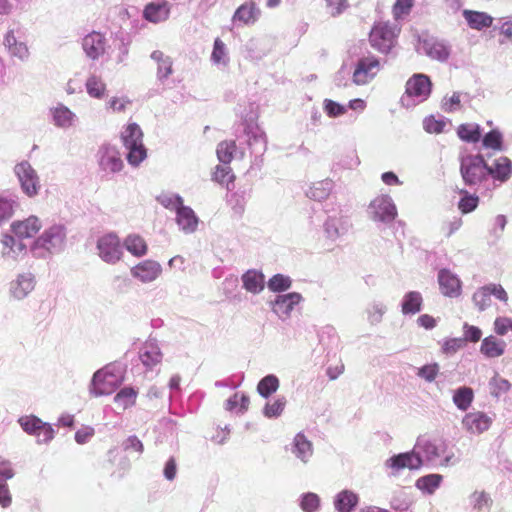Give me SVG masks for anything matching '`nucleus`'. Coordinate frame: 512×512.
I'll return each mask as SVG.
<instances>
[{
  "mask_svg": "<svg viewBox=\"0 0 512 512\" xmlns=\"http://www.w3.org/2000/svg\"><path fill=\"white\" fill-rule=\"evenodd\" d=\"M286 406V399L284 397L277 398L274 402L266 403L263 414L267 418L279 417Z\"/></svg>",
  "mask_w": 512,
  "mask_h": 512,
  "instance_id": "nucleus-56",
  "label": "nucleus"
},
{
  "mask_svg": "<svg viewBox=\"0 0 512 512\" xmlns=\"http://www.w3.org/2000/svg\"><path fill=\"white\" fill-rule=\"evenodd\" d=\"M351 226L349 217L343 214L332 215L324 223V233L328 239L336 241L346 235Z\"/></svg>",
  "mask_w": 512,
  "mask_h": 512,
  "instance_id": "nucleus-17",
  "label": "nucleus"
},
{
  "mask_svg": "<svg viewBox=\"0 0 512 512\" xmlns=\"http://www.w3.org/2000/svg\"><path fill=\"white\" fill-rule=\"evenodd\" d=\"M292 285L290 277L283 274H276L271 277L267 283V286L272 292H283L288 290Z\"/></svg>",
  "mask_w": 512,
  "mask_h": 512,
  "instance_id": "nucleus-55",
  "label": "nucleus"
},
{
  "mask_svg": "<svg viewBox=\"0 0 512 512\" xmlns=\"http://www.w3.org/2000/svg\"><path fill=\"white\" fill-rule=\"evenodd\" d=\"M18 423L26 433L37 437L44 422L34 415H26L20 417Z\"/></svg>",
  "mask_w": 512,
  "mask_h": 512,
  "instance_id": "nucleus-46",
  "label": "nucleus"
},
{
  "mask_svg": "<svg viewBox=\"0 0 512 512\" xmlns=\"http://www.w3.org/2000/svg\"><path fill=\"white\" fill-rule=\"evenodd\" d=\"M3 45L10 57L17 58L20 61H27L30 57V51L24 41L16 37V31L9 29L3 37Z\"/></svg>",
  "mask_w": 512,
  "mask_h": 512,
  "instance_id": "nucleus-20",
  "label": "nucleus"
},
{
  "mask_svg": "<svg viewBox=\"0 0 512 512\" xmlns=\"http://www.w3.org/2000/svg\"><path fill=\"white\" fill-rule=\"evenodd\" d=\"M241 280L247 292L259 294L264 290L265 279L263 273L260 271L254 269L248 270L242 275Z\"/></svg>",
  "mask_w": 512,
  "mask_h": 512,
  "instance_id": "nucleus-31",
  "label": "nucleus"
},
{
  "mask_svg": "<svg viewBox=\"0 0 512 512\" xmlns=\"http://www.w3.org/2000/svg\"><path fill=\"white\" fill-rule=\"evenodd\" d=\"M431 93V81L424 74H414L406 83L405 94L401 98L403 106L409 108L424 102Z\"/></svg>",
  "mask_w": 512,
  "mask_h": 512,
  "instance_id": "nucleus-6",
  "label": "nucleus"
},
{
  "mask_svg": "<svg viewBox=\"0 0 512 512\" xmlns=\"http://www.w3.org/2000/svg\"><path fill=\"white\" fill-rule=\"evenodd\" d=\"M21 191L29 198H34L41 189L40 177L38 172L27 160L18 162L13 168Z\"/></svg>",
  "mask_w": 512,
  "mask_h": 512,
  "instance_id": "nucleus-8",
  "label": "nucleus"
},
{
  "mask_svg": "<svg viewBox=\"0 0 512 512\" xmlns=\"http://www.w3.org/2000/svg\"><path fill=\"white\" fill-rule=\"evenodd\" d=\"M121 140L127 152L126 159L131 166L137 167L147 158V149L143 143V132L136 123L127 124L121 132Z\"/></svg>",
  "mask_w": 512,
  "mask_h": 512,
  "instance_id": "nucleus-3",
  "label": "nucleus"
},
{
  "mask_svg": "<svg viewBox=\"0 0 512 512\" xmlns=\"http://www.w3.org/2000/svg\"><path fill=\"white\" fill-rule=\"evenodd\" d=\"M213 179L220 184H229L233 181L234 175L228 164L218 165L213 173Z\"/></svg>",
  "mask_w": 512,
  "mask_h": 512,
  "instance_id": "nucleus-62",
  "label": "nucleus"
},
{
  "mask_svg": "<svg viewBox=\"0 0 512 512\" xmlns=\"http://www.w3.org/2000/svg\"><path fill=\"white\" fill-rule=\"evenodd\" d=\"M334 188V182L331 179L317 181L307 191V196L315 201L326 200Z\"/></svg>",
  "mask_w": 512,
  "mask_h": 512,
  "instance_id": "nucleus-36",
  "label": "nucleus"
},
{
  "mask_svg": "<svg viewBox=\"0 0 512 512\" xmlns=\"http://www.w3.org/2000/svg\"><path fill=\"white\" fill-rule=\"evenodd\" d=\"M474 398L473 390L469 387H460L453 394V403L462 411H466Z\"/></svg>",
  "mask_w": 512,
  "mask_h": 512,
  "instance_id": "nucleus-44",
  "label": "nucleus"
},
{
  "mask_svg": "<svg viewBox=\"0 0 512 512\" xmlns=\"http://www.w3.org/2000/svg\"><path fill=\"white\" fill-rule=\"evenodd\" d=\"M423 298L420 292L410 291L403 296L401 310L404 315H414L421 311Z\"/></svg>",
  "mask_w": 512,
  "mask_h": 512,
  "instance_id": "nucleus-37",
  "label": "nucleus"
},
{
  "mask_svg": "<svg viewBox=\"0 0 512 512\" xmlns=\"http://www.w3.org/2000/svg\"><path fill=\"white\" fill-rule=\"evenodd\" d=\"M397 214L393 199L386 194L376 196L367 207V215L374 222L390 224L395 220Z\"/></svg>",
  "mask_w": 512,
  "mask_h": 512,
  "instance_id": "nucleus-9",
  "label": "nucleus"
},
{
  "mask_svg": "<svg viewBox=\"0 0 512 512\" xmlns=\"http://www.w3.org/2000/svg\"><path fill=\"white\" fill-rule=\"evenodd\" d=\"M303 301V296L298 292H289L280 294L274 300L269 302L272 312L281 321H287L291 318L295 307Z\"/></svg>",
  "mask_w": 512,
  "mask_h": 512,
  "instance_id": "nucleus-12",
  "label": "nucleus"
},
{
  "mask_svg": "<svg viewBox=\"0 0 512 512\" xmlns=\"http://www.w3.org/2000/svg\"><path fill=\"white\" fill-rule=\"evenodd\" d=\"M50 115L53 125L64 130L75 127L79 122L77 114L63 103L50 108Z\"/></svg>",
  "mask_w": 512,
  "mask_h": 512,
  "instance_id": "nucleus-19",
  "label": "nucleus"
},
{
  "mask_svg": "<svg viewBox=\"0 0 512 512\" xmlns=\"http://www.w3.org/2000/svg\"><path fill=\"white\" fill-rule=\"evenodd\" d=\"M400 28L388 22L376 23L369 36L370 44L381 53H388L396 43Z\"/></svg>",
  "mask_w": 512,
  "mask_h": 512,
  "instance_id": "nucleus-7",
  "label": "nucleus"
},
{
  "mask_svg": "<svg viewBox=\"0 0 512 512\" xmlns=\"http://www.w3.org/2000/svg\"><path fill=\"white\" fill-rule=\"evenodd\" d=\"M43 227L42 220L36 215H30L25 219L13 221L10 230L18 239L33 238Z\"/></svg>",
  "mask_w": 512,
  "mask_h": 512,
  "instance_id": "nucleus-13",
  "label": "nucleus"
},
{
  "mask_svg": "<svg viewBox=\"0 0 512 512\" xmlns=\"http://www.w3.org/2000/svg\"><path fill=\"white\" fill-rule=\"evenodd\" d=\"M439 364L431 363L418 368L416 375L426 382H433L439 374Z\"/></svg>",
  "mask_w": 512,
  "mask_h": 512,
  "instance_id": "nucleus-59",
  "label": "nucleus"
},
{
  "mask_svg": "<svg viewBox=\"0 0 512 512\" xmlns=\"http://www.w3.org/2000/svg\"><path fill=\"white\" fill-rule=\"evenodd\" d=\"M97 254L107 264H116L123 258L124 252L120 238L115 233H107L97 240Z\"/></svg>",
  "mask_w": 512,
  "mask_h": 512,
  "instance_id": "nucleus-10",
  "label": "nucleus"
},
{
  "mask_svg": "<svg viewBox=\"0 0 512 512\" xmlns=\"http://www.w3.org/2000/svg\"><path fill=\"white\" fill-rule=\"evenodd\" d=\"M99 166L108 173L120 172L124 166L120 152L116 147L111 145H103L99 149Z\"/></svg>",
  "mask_w": 512,
  "mask_h": 512,
  "instance_id": "nucleus-15",
  "label": "nucleus"
},
{
  "mask_svg": "<svg viewBox=\"0 0 512 512\" xmlns=\"http://www.w3.org/2000/svg\"><path fill=\"white\" fill-rule=\"evenodd\" d=\"M169 15L170 4L167 1L151 2L143 10L144 19L154 24L166 21Z\"/></svg>",
  "mask_w": 512,
  "mask_h": 512,
  "instance_id": "nucleus-27",
  "label": "nucleus"
},
{
  "mask_svg": "<svg viewBox=\"0 0 512 512\" xmlns=\"http://www.w3.org/2000/svg\"><path fill=\"white\" fill-rule=\"evenodd\" d=\"M489 386L491 394L495 397L501 396L510 389L509 381L502 377H499L498 375L494 376L490 380Z\"/></svg>",
  "mask_w": 512,
  "mask_h": 512,
  "instance_id": "nucleus-61",
  "label": "nucleus"
},
{
  "mask_svg": "<svg viewBox=\"0 0 512 512\" xmlns=\"http://www.w3.org/2000/svg\"><path fill=\"white\" fill-rule=\"evenodd\" d=\"M1 257L5 260L17 261L26 253V245L15 236L3 234L0 239Z\"/></svg>",
  "mask_w": 512,
  "mask_h": 512,
  "instance_id": "nucleus-21",
  "label": "nucleus"
},
{
  "mask_svg": "<svg viewBox=\"0 0 512 512\" xmlns=\"http://www.w3.org/2000/svg\"><path fill=\"white\" fill-rule=\"evenodd\" d=\"M359 502L356 493L350 490H342L334 498V507L338 512H352Z\"/></svg>",
  "mask_w": 512,
  "mask_h": 512,
  "instance_id": "nucleus-34",
  "label": "nucleus"
},
{
  "mask_svg": "<svg viewBox=\"0 0 512 512\" xmlns=\"http://www.w3.org/2000/svg\"><path fill=\"white\" fill-rule=\"evenodd\" d=\"M124 379L125 367L120 363H110L93 374L89 393L94 397L110 395L121 386Z\"/></svg>",
  "mask_w": 512,
  "mask_h": 512,
  "instance_id": "nucleus-2",
  "label": "nucleus"
},
{
  "mask_svg": "<svg viewBox=\"0 0 512 512\" xmlns=\"http://www.w3.org/2000/svg\"><path fill=\"white\" fill-rule=\"evenodd\" d=\"M278 388L279 379L273 374L262 378L257 385L258 393L264 398H268L271 394L276 392Z\"/></svg>",
  "mask_w": 512,
  "mask_h": 512,
  "instance_id": "nucleus-45",
  "label": "nucleus"
},
{
  "mask_svg": "<svg viewBox=\"0 0 512 512\" xmlns=\"http://www.w3.org/2000/svg\"><path fill=\"white\" fill-rule=\"evenodd\" d=\"M493 423V418L482 411L467 413L462 419L463 429L473 435H480L487 431Z\"/></svg>",
  "mask_w": 512,
  "mask_h": 512,
  "instance_id": "nucleus-14",
  "label": "nucleus"
},
{
  "mask_svg": "<svg viewBox=\"0 0 512 512\" xmlns=\"http://www.w3.org/2000/svg\"><path fill=\"white\" fill-rule=\"evenodd\" d=\"M260 16V10L256 7L254 3H245L239 6L233 17V23H241L244 25L254 24Z\"/></svg>",
  "mask_w": 512,
  "mask_h": 512,
  "instance_id": "nucleus-30",
  "label": "nucleus"
},
{
  "mask_svg": "<svg viewBox=\"0 0 512 512\" xmlns=\"http://www.w3.org/2000/svg\"><path fill=\"white\" fill-rule=\"evenodd\" d=\"M151 59L157 62V77L160 81L167 79L173 72L172 60L163 52L156 50L151 53Z\"/></svg>",
  "mask_w": 512,
  "mask_h": 512,
  "instance_id": "nucleus-41",
  "label": "nucleus"
},
{
  "mask_svg": "<svg viewBox=\"0 0 512 512\" xmlns=\"http://www.w3.org/2000/svg\"><path fill=\"white\" fill-rule=\"evenodd\" d=\"M323 109L326 112V114L330 117H338L346 113L345 106L330 99L324 100Z\"/></svg>",
  "mask_w": 512,
  "mask_h": 512,
  "instance_id": "nucleus-64",
  "label": "nucleus"
},
{
  "mask_svg": "<svg viewBox=\"0 0 512 512\" xmlns=\"http://www.w3.org/2000/svg\"><path fill=\"white\" fill-rule=\"evenodd\" d=\"M300 507L304 512H315L320 507V498L317 494L308 492L300 498Z\"/></svg>",
  "mask_w": 512,
  "mask_h": 512,
  "instance_id": "nucleus-57",
  "label": "nucleus"
},
{
  "mask_svg": "<svg viewBox=\"0 0 512 512\" xmlns=\"http://www.w3.org/2000/svg\"><path fill=\"white\" fill-rule=\"evenodd\" d=\"M235 151L236 144L234 141H223L218 144L216 153L221 163L229 164L233 158Z\"/></svg>",
  "mask_w": 512,
  "mask_h": 512,
  "instance_id": "nucleus-54",
  "label": "nucleus"
},
{
  "mask_svg": "<svg viewBox=\"0 0 512 512\" xmlns=\"http://www.w3.org/2000/svg\"><path fill=\"white\" fill-rule=\"evenodd\" d=\"M66 229L63 225L54 224L45 229L31 245V251L37 257H45L47 254L57 253L64 248Z\"/></svg>",
  "mask_w": 512,
  "mask_h": 512,
  "instance_id": "nucleus-4",
  "label": "nucleus"
},
{
  "mask_svg": "<svg viewBox=\"0 0 512 512\" xmlns=\"http://www.w3.org/2000/svg\"><path fill=\"white\" fill-rule=\"evenodd\" d=\"M386 306L382 302H373L367 308L368 321L371 324H378L381 322L383 315L386 312Z\"/></svg>",
  "mask_w": 512,
  "mask_h": 512,
  "instance_id": "nucleus-58",
  "label": "nucleus"
},
{
  "mask_svg": "<svg viewBox=\"0 0 512 512\" xmlns=\"http://www.w3.org/2000/svg\"><path fill=\"white\" fill-rule=\"evenodd\" d=\"M468 503L473 512H489L493 501L484 490H475L468 496Z\"/></svg>",
  "mask_w": 512,
  "mask_h": 512,
  "instance_id": "nucleus-35",
  "label": "nucleus"
},
{
  "mask_svg": "<svg viewBox=\"0 0 512 512\" xmlns=\"http://www.w3.org/2000/svg\"><path fill=\"white\" fill-rule=\"evenodd\" d=\"M211 61L213 64L223 67H225L229 62L226 46L219 38L214 41Z\"/></svg>",
  "mask_w": 512,
  "mask_h": 512,
  "instance_id": "nucleus-47",
  "label": "nucleus"
},
{
  "mask_svg": "<svg viewBox=\"0 0 512 512\" xmlns=\"http://www.w3.org/2000/svg\"><path fill=\"white\" fill-rule=\"evenodd\" d=\"M34 287V275L30 272L21 273L16 277L14 281L11 282L10 292L14 298L22 300L33 291Z\"/></svg>",
  "mask_w": 512,
  "mask_h": 512,
  "instance_id": "nucleus-24",
  "label": "nucleus"
},
{
  "mask_svg": "<svg viewBox=\"0 0 512 512\" xmlns=\"http://www.w3.org/2000/svg\"><path fill=\"white\" fill-rule=\"evenodd\" d=\"M443 476L440 474H429L422 476L416 481V487L426 494H433L441 485Z\"/></svg>",
  "mask_w": 512,
  "mask_h": 512,
  "instance_id": "nucleus-43",
  "label": "nucleus"
},
{
  "mask_svg": "<svg viewBox=\"0 0 512 512\" xmlns=\"http://www.w3.org/2000/svg\"><path fill=\"white\" fill-rule=\"evenodd\" d=\"M458 136L467 142H477L481 137L480 127L477 124H462L458 128Z\"/></svg>",
  "mask_w": 512,
  "mask_h": 512,
  "instance_id": "nucleus-52",
  "label": "nucleus"
},
{
  "mask_svg": "<svg viewBox=\"0 0 512 512\" xmlns=\"http://www.w3.org/2000/svg\"><path fill=\"white\" fill-rule=\"evenodd\" d=\"M419 49L430 58L438 61H446L450 55L449 46L443 41H439L435 38L424 39L421 42Z\"/></svg>",
  "mask_w": 512,
  "mask_h": 512,
  "instance_id": "nucleus-25",
  "label": "nucleus"
},
{
  "mask_svg": "<svg viewBox=\"0 0 512 512\" xmlns=\"http://www.w3.org/2000/svg\"><path fill=\"white\" fill-rule=\"evenodd\" d=\"M381 70L379 59L373 55L359 58L353 68L352 82L357 86L369 84Z\"/></svg>",
  "mask_w": 512,
  "mask_h": 512,
  "instance_id": "nucleus-11",
  "label": "nucleus"
},
{
  "mask_svg": "<svg viewBox=\"0 0 512 512\" xmlns=\"http://www.w3.org/2000/svg\"><path fill=\"white\" fill-rule=\"evenodd\" d=\"M506 343L504 340L498 339L495 336H488L483 339L480 351L488 358L500 357L504 354Z\"/></svg>",
  "mask_w": 512,
  "mask_h": 512,
  "instance_id": "nucleus-33",
  "label": "nucleus"
},
{
  "mask_svg": "<svg viewBox=\"0 0 512 512\" xmlns=\"http://www.w3.org/2000/svg\"><path fill=\"white\" fill-rule=\"evenodd\" d=\"M490 172V167L481 155H466L460 159V173L466 185L480 184Z\"/></svg>",
  "mask_w": 512,
  "mask_h": 512,
  "instance_id": "nucleus-5",
  "label": "nucleus"
},
{
  "mask_svg": "<svg viewBox=\"0 0 512 512\" xmlns=\"http://www.w3.org/2000/svg\"><path fill=\"white\" fill-rule=\"evenodd\" d=\"M107 39L100 33L93 31L82 39V48L86 56L92 60L102 57L107 51Z\"/></svg>",
  "mask_w": 512,
  "mask_h": 512,
  "instance_id": "nucleus-16",
  "label": "nucleus"
},
{
  "mask_svg": "<svg viewBox=\"0 0 512 512\" xmlns=\"http://www.w3.org/2000/svg\"><path fill=\"white\" fill-rule=\"evenodd\" d=\"M139 357L142 364L148 369H153L162 361V352L155 341H147L140 349Z\"/></svg>",
  "mask_w": 512,
  "mask_h": 512,
  "instance_id": "nucleus-28",
  "label": "nucleus"
},
{
  "mask_svg": "<svg viewBox=\"0 0 512 512\" xmlns=\"http://www.w3.org/2000/svg\"><path fill=\"white\" fill-rule=\"evenodd\" d=\"M249 397L243 393H235L232 397H230L226 401L225 408L228 411L238 410V412L243 413L248 409L249 406Z\"/></svg>",
  "mask_w": 512,
  "mask_h": 512,
  "instance_id": "nucleus-53",
  "label": "nucleus"
},
{
  "mask_svg": "<svg viewBox=\"0 0 512 512\" xmlns=\"http://www.w3.org/2000/svg\"><path fill=\"white\" fill-rule=\"evenodd\" d=\"M176 223L185 234L194 233L199 225V218L189 206H181L176 212Z\"/></svg>",
  "mask_w": 512,
  "mask_h": 512,
  "instance_id": "nucleus-26",
  "label": "nucleus"
},
{
  "mask_svg": "<svg viewBox=\"0 0 512 512\" xmlns=\"http://www.w3.org/2000/svg\"><path fill=\"white\" fill-rule=\"evenodd\" d=\"M137 395L138 392L134 388L124 387L114 396L113 400L117 408L124 411L135 405Z\"/></svg>",
  "mask_w": 512,
  "mask_h": 512,
  "instance_id": "nucleus-42",
  "label": "nucleus"
},
{
  "mask_svg": "<svg viewBox=\"0 0 512 512\" xmlns=\"http://www.w3.org/2000/svg\"><path fill=\"white\" fill-rule=\"evenodd\" d=\"M17 205L15 198L0 195V225L14 215Z\"/></svg>",
  "mask_w": 512,
  "mask_h": 512,
  "instance_id": "nucleus-48",
  "label": "nucleus"
},
{
  "mask_svg": "<svg viewBox=\"0 0 512 512\" xmlns=\"http://www.w3.org/2000/svg\"><path fill=\"white\" fill-rule=\"evenodd\" d=\"M161 272L160 263L154 260H144L130 269L131 276L144 284L156 280Z\"/></svg>",
  "mask_w": 512,
  "mask_h": 512,
  "instance_id": "nucleus-18",
  "label": "nucleus"
},
{
  "mask_svg": "<svg viewBox=\"0 0 512 512\" xmlns=\"http://www.w3.org/2000/svg\"><path fill=\"white\" fill-rule=\"evenodd\" d=\"M131 101L125 96H113L105 103V109L109 113H125L130 107Z\"/></svg>",
  "mask_w": 512,
  "mask_h": 512,
  "instance_id": "nucleus-50",
  "label": "nucleus"
},
{
  "mask_svg": "<svg viewBox=\"0 0 512 512\" xmlns=\"http://www.w3.org/2000/svg\"><path fill=\"white\" fill-rule=\"evenodd\" d=\"M472 300L479 311L487 309L491 305V292L489 285L477 289L472 296Z\"/></svg>",
  "mask_w": 512,
  "mask_h": 512,
  "instance_id": "nucleus-49",
  "label": "nucleus"
},
{
  "mask_svg": "<svg viewBox=\"0 0 512 512\" xmlns=\"http://www.w3.org/2000/svg\"><path fill=\"white\" fill-rule=\"evenodd\" d=\"M87 94L94 99H103L107 93V85L101 76L91 74L85 82Z\"/></svg>",
  "mask_w": 512,
  "mask_h": 512,
  "instance_id": "nucleus-38",
  "label": "nucleus"
},
{
  "mask_svg": "<svg viewBox=\"0 0 512 512\" xmlns=\"http://www.w3.org/2000/svg\"><path fill=\"white\" fill-rule=\"evenodd\" d=\"M483 146L494 150H502L503 136L500 131L492 130L483 137Z\"/></svg>",
  "mask_w": 512,
  "mask_h": 512,
  "instance_id": "nucleus-60",
  "label": "nucleus"
},
{
  "mask_svg": "<svg viewBox=\"0 0 512 512\" xmlns=\"http://www.w3.org/2000/svg\"><path fill=\"white\" fill-rule=\"evenodd\" d=\"M385 465L393 470V474H396L404 468H408L410 470L421 468L420 460L415 454L414 448L410 452L400 453L390 457L386 461Z\"/></svg>",
  "mask_w": 512,
  "mask_h": 512,
  "instance_id": "nucleus-23",
  "label": "nucleus"
},
{
  "mask_svg": "<svg viewBox=\"0 0 512 512\" xmlns=\"http://www.w3.org/2000/svg\"><path fill=\"white\" fill-rule=\"evenodd\" d=\"M438 283L441 293L447 297H458L461 294L462 284L456 274L448 269L438 272Z\"/></svg>",
  "mask_w": 512,
  "mask_h": 512,
  "instance_id": "nucleus-22",
  "label": "nucleus"
},
{
  "mask_svg": "<svg viewBox=\"0 0 512 512\" xmlns=\"http://www.w3.org/2000/svg\"><path fill=\"white\" fill-rule=\"evenodd\" d=\"M413 448L421 467H448L457 462L449 442L440 437L420 436Z\"/></svg>",
  "mask_w": 512,
  "mask_h": 512,
  "instance_id": "nucleus-1",
  "label": "nucleus"
},
{
  "mask_svg": "<svg viewBox=\"0 0 512 512\" xmlns=\"http://www.w3.org/2000/svg\"><path fill=\"white\" fill-rule=\"evenodd\" d=\"M157 201L166 209L177 211L184 205L183 199L178 194L163 192L157 196Z\"/></svg>",
  "mask_w": 512,
  "mask_h": 512,
  "instance_id": "nucleus-51",
  "label": "nucleus"
},
{
  "mask_svg": "<svg viewBox=\"0 0 512 512\" xmlns=\"http://www.w3.org/2000/svg\"><path fill=\"white\" fill-rule=\"evenodd\" d=\"M313 444L303 433H298L293 439L291 452L303 464H307L313 456Z\"/></svg>",
  "mask_w": 512,
  "mask_h": 512,
  "instance_id": "nucleus-29",
  "label": "nucleus"
},
{
  "mask_svg": "<svg viewBox=\"0 0 512 512\" xmlns=\"http://www.w3.org/2000/svg\"><path fill=\"white\" fill-rule=\"evenodd\" d=\"M463 16L467 21L468 25L472 29L481 30L486 27H490L493 22V18L484 12L464 10Z\"/></svg>",
  "mask_w": 512,
  "mask_h": 512,
  "instance_id": "nucleus-39",
  "label": "nucleus"
},
{
  "mask_svg": "<svg viewBox=\"0 0 512 512\" xmlns=\"http://www.w3.org/2000/svg\"><path fill=\"white\" fill-rule=\"evenodd\" d=\"M461 108L460 93L454 92L451 96H445L442 100V109L445 112H454Z\"/></svg>",
  "mask_w": 512,
  "mask_h": 512,
  "instance_id": "nucleus-63",
  "label": "nucleus"
},
{
  "mask_svg": "<svg viewBox=\"0 0 512 512\" xmlns=\"http://www.w3.org/2000/svg\"><path fill=\"white\" fill-rule=\"evenodd\" d=\"M490 171L489 175L494 179L505 182L512 175V162L509 158L502 156L495 161L494 167H490Z\"/></svg>",
  "mask_w": 512,
  "mask_h": 512,
  "instance_id": "nucleus-40",
  "label": "nucleus"
},
{
  "mask_svg": "<svg viewBox=\"0 0 512 512\" xmlns=\"http://www.w3.org/2000/svg\"><path fill=\"white\" fill-rule=\"evenodd\" d=\"M122 247L135 257H143L148 252V245L145 239L135 233L129 234L125 237Z\"/></svg>",
  "mask_w": 512,
  "mask_h": 512,
  "instance_id": "nucleus-32",
  "label": "nucleus"
}]
</instances>
